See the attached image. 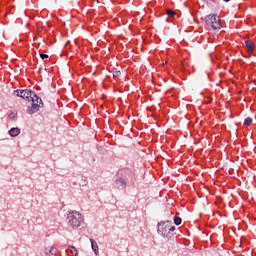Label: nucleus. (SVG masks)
<instances>
[{
	"mask_svg": "<svg viewBox=\"0 0 256 256\" xmlns=\"http://www.w3.org/2000/svg\"><path fill=\"white\" fill-rule=\"evenodd\" d=\"M83 222V216L78 211H69L66 214V223L72 228L80 227Z\"/></svg>",
	"mask_w": 256,
	"mask_h": 256,
	"instance_id": "nucleus-1",
	"label": "nucleus"
},
{
	"mask_svg": "<svg viewBox=\"0 0 256 256\" xmlns=\"http://www.w3.org/2000/svg\"><path fill=\"white\" fill-rule=\"evenodd\" d=\"M8 117H9L11 120H13V121H16V119H17V116H16L15 113H11Z\"/></svg>",
	"mask_w": 256,
	"mask_h": 256,
	"instance_id": "nucleus-18",
	"label": "nucleus"
},
{
	"mask_svg": "<svg viewBox=\"0 0 256 256\" xmlns=\"http://www.w3.org/2000/svg\"><path fill=\"white\" fill-rule=\"evenodd\" d=\"M245 45H246V48H247L248 52H253V50H254V43L252 42V40L247 39L245 41Z\"/></svg>",
	"mask_w": 256,
	"mask_h": 256,
	"instance_id": "nucleus-10",
	"label": "nucleus"
},
{
	"mask_svg": "<svg viewBox=\"0 0 256 256\" xmlns=\"http://www.w3.org/2000/svg\"><path fill=\"white\" fill-rule=\"evenodd\" d=\"M111 72H112L113 78H119L122 75V72L117 70V68H112Z\"/></svg>",
	"mask_w": 256,
	"mask_h": 256,
	"instance_id": "nucleus-12",
	"label": "nucleus"
},
{
	"mask_svg": "<svg viewBox=\"0 0 256 256\" xmlns=\"http://www.w3.org/2000/svg\"><path fill=\"white\" fill-rule=\"evenodd\" d=\"M42 30H43L42 28H39V29H38V32H42Z\"/></svg>",
	"mask_w": 256,
	"mask_h": 256,
	"instance_id": "nucleus-19",
	"label": "nucleus"
},
{
	"mask_svg": "<svg viewBox=\"0 0 256 256\" xmlns=\"http://www.w3.org/2000/svg\"><path fill=\"white\" fill-rule=\"evenodd\" d=\"M21 94H24L23 99L27 101H30V100L32 101V99H35V101L40 100L36 92L29 89L24 90V92H22Z\"/></svg>",
	"mask_w": 256,
	"mask_h": 256,
	"instance_id": "nucleus-6",
	"label": "nucleus"
},
{
	"mask_svg": "<svg viewBox=\"0 0 256 256\" xmlns=\"http://www.w3.org/2000/svg\"><path fill=\"white\" fill-rule=\"evenodd\" d=\"M23 92V93H22ZM25 90H14L13 91V95H15L16 97H20V98H24L25 96Z\"/></svg>",
	"mask_w": 256,
	"mask_h": 256,
	"instance_id": "nucleus-11",
	"label": "nucleus"
},
{
	"mask_svg": "<svg viewBox=\"0 0 256 256\" xmlns=\"http://www.w3.org/2000/svg\"><path fill=\"white\" fill-rule=\"evenodd\" d=\"M69 251H70L71 254L74 255V256H77V255H78L77 249H76V247H74V246H71L70 249H69Z\"/></svg>",
	"mask_w": 256,
	"mask_h": 256,
	"instance_id": "nucleus-15",
	"label": "nucleus"
},
{
	"mask_svg": "<svg viewBox=\"0 0 256 256\" xmlns=\"http://www.w3.org/2000/svg\"><path fill=\"white\" fill-rule=\"evenodd\" d=\"M20 133L21 130L18 127H13L10 131H8V134H10L12 138H16Z\"/></svg>",
	"mask_w": 256,
	"mask_h": 256,
	"instance_id": "nucleus-8",
	"label": "nucleus"
},
{
	"mask_svg": "<svg viewBox=\"0 0 256 256\" xmlns=\"http://www.w3.org/2000/svg\"><path fill=\"white\" fill-rule=\"evenodd\" d=\"M90 243H91V247H92L94 254L98 255L99 249H98L97 242L94 239H90Z\"/></svg>",
	"mask_w": 256,
	"mask_h": 256,
	"instance_id": "nucleus-9",
	"label": "nucleus"
},
{
	"mask_svg": "<svg viewBox=\"0 0 256 256\" xmlns=\"http://www.w3.org/2000/svg\"><path fill=\"white\" fill-rule=\"evenodd\" d=\"M205 23L208 27H212L214 30L221 29V19L216 14H209L205 17Z\"/></svg>",
	"mask_w": 256,
	"mask_h": 256,
	"instance_id": "nucleus-3",
	"label": "nucleus"
},
{
	"mask_svg": "<svg viewBox=\"0 0 256 256\" xmlns=\"http://www.w3.org/2000/svg\"><path fill=\"white\" fill-rule=\"evenodd\" d=\"M223 1H225V2H230L231 0H223Z\"/></svg>",
	"mask_w": 256,
	"mask_h": 256,
	"instance_id": "nucleus-20",
	"label": "nucleus"
},
{
	"mask_svg": "<svg viewBox=\"0 0 256 256\" xmlns=\"http://www.w3.org/2000/svg\"><path fill=\"white\" fill-rule=\"evenodd\" d=\"M175 15H176V12H174L173 10H167L168 17H174Z\"/></svg>",
	"mask_w": 256,
	"mask_h": 256,
	"instance_id": "nucleus-16",
	"label": "nucleus"
},
{
	"mask_svg": "<svg viewBox=\"0 0 256 256\" xmlns=\"http://www.w3.org/2000/svg\"><path fill=\"white\" fill-rule=\"evenodd\" d=\"M32 104L31 106H28L27 109H26V113L27 114H35V113H38L40 108L43 107V102H42V99L39 97L38 100H36V98H33L31 100Z\"/></svg>",
	"mask_w": 256,
	"mask_h": 256,
	"instance_id": "nucleus-4",
	"label": "nucleus"
},
{
	"mask_svg": "<svg viewBox=\"0 0 256 256\" xmlns=\"http://www.w3.org/2000/svg\"><path fill=\"white\" fill-rule=\"evenodd\" d=\"M127 187V179L126 178H118L116 181H114V188H116L119 191L125 190Z\"/></svg>",
	"mask_w": 256,
	"mask_h": 256,
	"instance_id": "nucleus-5",
	"label": "nucleus"
},
{
	"mask_svg": "<svg viewBox=\"0 0 256 256\" xmlns=\"http://www.w3.org/2000/svg\"><path fill=\"white\" fill-rule=\"evenodd\" d=\"M40 58L45 61L49 59V56L47 54H40Z\"/></svg>",
	"mask_w": 256,
	"mask_h": 256,
	"instance_id": "nucleus-17",
	"label": "nucleus"
},
{
	"mask_svg": "<svg viewBox=\"0 0 256 256\" xmlns=\"http://www.w3.org/2000/svg\"><path fill=\"white\" fill-rule=\"evenodd\" d=\"M174 224L179 226L182 224V218L178 217V216H175L174 217Z\"/></svg>",
	"mask_w": 256,
	"mask_h": 256,
	"instance_id": "nucleus-14",
	"label": "nucleus"
},
{
	"mask_svg": "<svg viewBox=\"0 0 256 256\" xmlns=\"http://www.w3.org/2000/svg\"><path fill=\"white\" fill-rule=\"evenodd\" d=\"M57 251H58L57 248L53 246H48L45 248L44 254L45 256H58Z\"/></svg>",
	"mask_w": 256,
	"mask_h": 256,
	"instance_id": "nucleus-7",
	"label": "nucleus"
},
{
	"mask_svg": "<svg viewBox=\"0 0 256 256\" xmlns=\"http://www.w3.org/2000/svg\"><path fill=\"white\" fill-rule=\"evenodd\" d=\"M175 230H176V227L173 226V223L171 220L160 221L157 224V232L159 235L163 236L164 238H167L168 235L171 232H174Z\"/></svg>",
	"mask_w": 256,
	"mask_h": 256,
	"instance_id": "nucleus-2",
	"label": "nucleus"
},
{
	"mask_svg": "<svg viewBox=\"0 0 256 256\" xmlns=\"http://www.w3.org/2000/svg\"><path fill=\"white\" fill-rule=\"evenodd\" d=\"M252 122H253V120H252V118L251 117H246L245 119H244V127H249L251 124H252Z\"/></svg>",
	"mask_w": 256,
	"mask_h": 256,
	"instance_id": "nucleus-13",
	"label": "nucleus"
}]
</instances>
